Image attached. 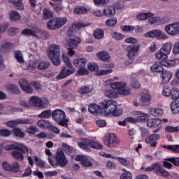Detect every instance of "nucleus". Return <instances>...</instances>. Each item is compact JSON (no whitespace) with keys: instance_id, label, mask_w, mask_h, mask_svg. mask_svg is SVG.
Returning <instances> with one entry per match:
<instances>
[{"instance_id":"1","label":"nucleus","mask_w":179,"mask_h":179,"mask_svg":"<svg viewBox=\"0 0 179 179\" xmlns=\"http://www.w3.org/2000/svg\"><path fill=\"white\" fill-rule=\"evenodd\" d=\"M117 107H118L117 101L106 99L99 103V105L96 103H90L88 107V111L90 114H92V115L103 114V111H104L106 117H108V115L120 117V115H122V110L117 108Z\"/></svg>"},{"instance_id":"2","label":"nucleus","mask_w":179,"mask_h":179,"mask_svg":"<svg viewBox=\"0 0 179 179\" xmlns=\"http://www.w3.org/2000/svg\"><path fill=\"white\" fill-rule=\"evenodd\" d=\"M111 90H106L105 91V96L109 99H115L119 94L122 96H128L131 94V90L127 88L125 83L116 82L111 84Z\"/></svg>"},{"instance_id":"3","label":"nucleus","mask_w":179,"mask_h":179,"mask_svg":"<svg viewBox=\"0 0 179 179\" xmlns=\"http://www.w3.org/2000/svg\"><path fill=\"white\" fill-rule=\"evenodd\" d=\"M53 159H55V161L52 159V157H49L48 162L55 169H57V167L64 169V167H66L68 165V159H66V155H65V152L62 149L57 150L53 156Z\"/></svg>"},{"instance_id":"4","label":"nucleus","mask_w":179,"mask_h":179,"mask_svg":"<svg viewBox=\"0 0 179 179\" xmlns=\"http://www.w3.org/2000/svg\"><path fill=\"white\" fill-rule=\"evenodd\" d=\"M62 58L64 64H66V66L69 67V69H68L66 66L62 67L60 71V73L56 78L57 80L65 79V78H68V76H71V75H73V73H75V71H76L75 69V67L72 66V63L69 60V57L66 56V53H64L62 55Z\"/></svg>"},{"instance_id":"5","label":"nucleus","mask_w":179,"mask_h":179,"mask_svg":"<svg viewBox=\"0 0 179 179\" xmlns=\"http://www.w3.org/2000/svg\"><path fill=\"white\" fill-rule=\"evenodd\" d=\"M52 119L56 124L64 127V128H68V124H69V118L66 117V113L65 111L61 109H56L52 111Z\"/></svg>"},{"instance_id":"6","label":"nucleus","mask_w":179,"mask_h":179,"mask_svg":"<svg viewBox=\"0 0 179 179\" xmlns=\"http://www.w3.org/2000/svg\"><path fill=\"white\" fill-rule=\"evenodd\" d=\"M48 57L52 61L53 65L58 66L61 65V59H59V45L57 44H52L50 45V49L48 52Z\"/></svg>"},{"instance_id":"7","label":"nucleus","mask_w":179,"mask_h":179,"mask_svg":"<svg viewBox=\"0 0 179 179\" xmlns=\"http://www.w3.org/2000/svg\"><path fill=\"white\" fill-rule=\"evenodd\" d=\"M173 48V43L171 42H166L162 48L155 53L157 59H167L169 55L171 52Z\"/></svg>"},{"instance_id":"8","label":"nucleus","mask_w":179,"mask_h":179,"mask_svg":"<svg viewBox=\"0 0 179 179\" xmlns=\"http://www.w3.org/2000/svg\"><path fill=\"white\" fill-rule=\"evenodd\" d=\"M5 150H13L11 155L16 160H23V147H18L13 144L6 145L4 147Z\"/></svg>"},{"instance_id":"9","label":"nucleus","mask_w":179,"mask_h":179,"mask_svg":"<svg viewBox=\"0 0 179 179\" xmlns=\"http://www.w3.org/2000/svg\"><path fill=\"white\" fill-rule=\"evenodd\" d=\"M81 41L82 40L79 37L69 39L66 46L68 50L67 54L69 57H73L75 55V50H73L78 47V44H80Z\"/></svg>"},{"instance_id":"10","label":"nucleus","mask_w":179,"mask_h":179,"mask_svg":"<svg viewBox=\"0 0 179 179\" xmlns=\"http://www.w3.org/2000/svg\"><path fill=\"white\" fill-rule=\"evenodd\" d=\"M162 95L165 97H170L173 100H178L179 99V90L178 88L173 87L171 89L165 86L163 88Z\"/></svg>"},{"instance_id":"11","label":"nucleus","mask_w":179,"mask_h":179,"mask_svg":"<svg viewBox=\"0 0 179 179\" xmlns=\"http://www.w3.org/2000/svg\"><path fill=\"white\" fill-rule=\"evenodd\" d=\"M103 143L107 148H115L118 145V140L113 133H110L104 136Z\"/></svg>"},{"instance_id":"12","label":"nucleus","mask_w":179,"mask_h":179,"mask_svg":"<svg viewBox=\"0 0 179 179\" xmlns=\"http://www.w3.org/2000/svg\"><path fill=\"white\" fill-rule=\"evenodd\" d=\"M145 37H148L150 38H157L158 40H167L169 36L164 33L162 32L160 29H154L146 32L144 34Z\"/></svg>"},{"instance_id":"13","label":"nucleus","mask_w":179,"mask_h":179,"mask_svg":"<svg viewBox=\"0 0 179 179\" xmlns=\"http://www.w3.org/2000/svg\"><path fill=\"white\" fill-rule=\"evenodd\" d=\"M44 31L38 27H33L31 29H25L23 30V34L25 36H31L32 37H35V38H40L38 34L41 35L43 34Z\"/></svg>"},{"instance_id":"14","label":"nucleus","mask_w":179,"mask_h":179,"mask_svg":"<svg viewBox=\"0 0 179 179\" xmlns=\"http://www.w3.org/2000/svg\"><path fill=\"white\" fill-rule=\"evenodd\" d=\"M2 169L5 171H9L10 173H19L20 171V165L17 162H14L10 165L7 162H3L2 163Z\"/></svg>"},{"instance_id":"15","label":"nucleus","mask_w":179,"mask_h":179,"mask_svg":"<svg viewBox=\"0 0 179 179\" xmlns=\"http://www.w3.org/2000/svg\"><path fill=\"white\" fill-rule=\"evenodd\" d=\"M164 30L169 36H177V34H179V22H174L166 25Z\"/></svg>"},{"instance_id":"16","label":"nucleus","mask_w":179,"mask_h":179,"mask_svg":"<svg viewBox=\"0 0 179 179\" xmlns=\"http://www.w3.org/2000/svg\"><path fill=\"white\" fill-rule=\"evenodd\" d=\"M160 139V135L153 134L147 136L145 139V143L150 145L151 148H156L157 146V141Z\"/></svg>"},{"instance_id":"17","label":"nucleus","mask_w":179,"mask_h":179,"mask_svg":"<svg viewBox=\"0 0 179 179\" xmlns=\"http://www.w3.org/2000/svg\"><path fill=\"white\" fill-rule=\"evenodd\" d=\"M75 160L76 162H80V164L83 167L87 168V167H92V166H93V163H92V162L89 160L87 157L85 155H78L76 157Z\"/></svg>"},{"instance_id":"18","label":"nucleus","mask_w":179,"mask_h":179,"mask_svg":"<svg viewBox=\"0 0 179 179\" xmlns=\"http://www.w3.org/2000/svg\"><path fill=\"white\" fill-rule=\"evenodd\" d=\"M127 57L130 61H132L134 59V57H135L136 52H138L139 51V45H129L127 48Z\"/></svg>"},{"instance_id":"19","label":"nucleus","mask_w":179,"mask_h":179,"mask_svg":"<svg viewBox=\"0 0 179 179\" xmlns=\"http://www.w3.org/2000/svg\"><path fill=\"white\" fill-rule=\"evenodd\" d=\"M94 90V88L90 85H83L78 88V93L81 96H85L86 94H90Z\"/></svg>"},{"instance_id":"20","label":"nucleus","mask_w":179,"mask_h":179,"mask_svg":"<svg viewBox=\"0 0 179 179\" xmlns=\"http://www.w3.org/2000/svg\"><path fill=\"white\" fill-rule=\"evenodd\" d=\"M29 104L34 107H43L44 102L38 96H34L29 99Z\"/></svg>"},{"instance_id":"21","label":"nucleus","mask_w":179,"mask_h":179,"mask_svg":"<svg viewBox=\"0 0 179 179\" xmlns=\"http://www.w3.org/2000/svg\"><path fill=\"white\" fill-rule=\"evenodd\" d=\"M154 173L160 177H170V173L162 168V164L160 162H158V167L157 168V170L154 171Z\"/></svg>"},{"instance_id":"22","label":"nucleus","mask_w":179,"mask_h":179,"mask_svg":"<svg viewBox=\"0 0 179 179\" xmlns=\"http://www.w3.org/2000/svg\"><path fill=\"white\" fill-rule=\"evenodd\" d=\"M152 101V96L149 93L143 94L140 98V101L142 106H149L150 104V101Z\"/></svg>"},{"instance_id":"23","label":"nucleus","mask_w":179,"mask_h":179,"mask_svg":"<svg viewBox=\"0 0 179 179\" xmlns=\"http://www.w3.org/2000/svg\"><path fill=\"white\" fill-rule=\"evenodd\" d=\"M161 74V77L162 79V83H169L171 78H173V73L169 71L163 70Z\"/></svg>"},{"instance_id":"24","label":"nucleus","mask_w":179,"mask_h":179,"mask_svg":"<svg viewBox=\"0 0 179 179\" xmlns=\"http://www.w3.org/2000/svg\"><path fill=\"white\" fill-rule=\"evenodd\" d=\"M162 124V120L159 119H148L147 120V127L148 128H156Z\"/></svg>"},{"instance_id":"25","label":"nucleus","mask_w":179,"mask_h":179,"mask_svg":"<svg viewBox=\"0 0 179 179\" xmlns=\"http://www.w3.org/2000/svg\"><path fill=\"white\" fill-rule=\"evenodd\" d=\"M150 69L152 72H155L157 73H160V72L164 70V69H163V65H162V62H155L154 64L150 66Z\"/></svg>"},{"instance_id":"26","label":"nucleus","mask_w":179,"mask_h":179,"mask_svg":"<svg viewBox=\"0 0 179 179\" xmlns=\"http://www.w3.org/2000/svg\"><path fill=\"white\" fill-rule=\"evenodd\" d=\"M103 15L108 16V17H111L115 15V8L113 6H106L103 9Z\"/></svg>"},{"instance_id":"27","label":"nucleus","mask_w":179,"mask_h":179,"mask_svg":"<svg viewBox=\"0 0 179 179\" xmlns=\"http://www.w3.org/2000/svg\"><path fill=\"white\" fill-rule=\"evenodd\" d=\"M97 58L103 62H107L110 59V55L106 51H101L96 54Z\"/></svg>"},{"instance_id":"28","label":"nucleus","mask_w":179,"mask_h":179,"mask_svg":"<svg viewBox=\"0 0 179 179\" xmlns=\"http://www.w3.org/2000/svg\"><path fill=\"white\" fill-rule=\"evenodd\" d=\"M37 125L42 129H48L50 125H51V122L50 120H41L37 122Z\"/></svg>"},{"instance_id":"29","label":"nucleus","mask_w":179,"mask_h":179,"mask_svg":"<svg viewBox=\"0 0 179 179\" xmlns=\"http://www.w3.org/2000/svg\"><path fill=\"white\" fill-rule=\"evenodd\" d=\"M150 114L154 117H162V115L164 114V111L162 108H152L150 109Z\"/></svg>"},{"instance_id":"30","label":"nucleus","mask_w":179,"mask_h":179,"mask_svg":"<svg viewBox=\"0 0 179 179\" xmlns=\"http://www.w3.org/2000/svg\"><path fill=\"white\" fill-rule=\"evenodd\" d=\"M9 19L10 22H17L20 20V14H19L17 11L11 10L8 13Z\"/></svg>"},{"instance_id":"31","label":"nucleus","mask_w":179,"mask_h":179,"mask_svg":"<svg viewBox=\"0 0 179 179\" xmlns=\"http://www.w3.org/2000/svg\"><path fill=\"white\" fill-rule=\"evenodd\" d=\"M86 59L80 58L73 60V64L76 68H82V66H86Z\"/></svg>"},{"instance_id":"32","label":"nucleus","mask_w":179,"mask_h":179,"mask_svg":"<svg viewBox=\"0 0 179 179\" xmlns=\"http://www.w3.org/2000/svg\"><path fill=\"white\" fill-rule=\"evenodd\" d=\"M15 47L12 43L6 42L1 46V51L3 52H9Z\"/></svg>"},{"instance_id":"33","label":"nucleus","mask_w":179,"mask_h":179,"mask_svg":"<svg viewBox=\"0 0 179 179\" xmlns=\"http://www.w3.org/2000/svg\"><path fill=\"white\" fill-rule=\"evenodd\" d=\"M136 115H138L136 117L137 122H146L148 121V114L141 113V111H137Z\"/></svg>"},{"instance_id":"34","label":"nucleus","mask_w":179,"mask_h":179,"mask_svg":"<svg viewBox=\"0 0 179 179\" xmlns=\"http://www.w3.org/2000/svg\"><path fill=\"white\" fill-rule=\"evenodd\" d=\"M54 14L51 10L48 8H44L43 10V20H48V19H52Z\"/></svg>"},{"instance_id":"35","label":"nucleus","mask_w":179,"mask_h":179,"mask_svg":"<svg viewBox=\"0 0 179 179\" xmlns=\"http://www.w3.org/2000/svg\"><path fill=\"white\" fill-rule=\"evenodd\" d=\"M38 117L39 118H45L46 120L50 119L51 117H52V112L51 111V110L48 109V110H45L43 111H42L38 115Z\"/></svg>"},{"instance_id":"36","label":"nucleus","mask_w":179,"mask_h":179,"mask_svg":"<svg viewBox=\"0 0 179 179\" xmlns=\"http://www.w3.org/2000/svg\"><path fill=\"white\" fill-rule=\"evenodd\" d=\"M34 158L35 159L36 164L39 169H48L46 167L47 163L43 161V159L38 158L37 156H34Z\"/></svg>"},{"instance_id":"37","label":"nucleus","mask_w":179,"mask_h":179,"mask_svg":"<svg viewBox=\"0 0 179 179\" xmlns=\"http://www.w3.org/2000/svg\"><path fill=\"white\" fill-rule=\"evenodd\" d=\"M62 148L64 149L65 153H66V155H69V156H71V155L75 153V148H73V147H71L66 143L62 144Z\"/></svg>"},{"instance_id":"38","label":"nucleus","mask_w":179,"mask_h":179,"mask_svg":"<svg viewBox=\"0 0 179 179\" xmlns=\"http://www.w3.org/2000/svg\"><path fill=\"white\" fill-rule=\"evenodd\" d=\"M159 61H162V66H166V68H173L176 65V61L174 60H167V59H159Z\"/></svg>"},{"instance_id":"39","label":"nucleus","mask_w":179,"mask_h":179,"mask_svg":"<svg viewBox=\"0 0 179 179\" xmlns=\"http://www.w3.org/2000/svg\"><path fill=\"white\" fill-rule=\"evenodd\" d=\"M153 14L152 13H141L137 15L136 17L139 20H148L149 17H152Z\"/></svg>"},{"instance_id":"40","label":"nucleus","mask_w":179,"mask_h":179,"mask_svg":"<svg viewBox=\"0 0 179 179\" xmlns=\"http://www.w3.org/2000/svg\"><path fill=\"white\" fill-rule=\"evenodd\" d=\"M56 20V26L57 27V29H60V27H62V26H65V24L66 23V17H55Z\"/></svg>"},{"instance_id":"41","label":"nucleus","mask_w":179,"mask_h":179,"mask_svg":"<svg viewBox=\"0 0 179 179\" xmlns=\"http://www.w3.org/2000/svg\"><path fill=\"white\" fill-rule=\"evenodd\" d=\"M162 148L164 149H167L168 150H171V152H174L175 153H179V145H163Z\"/></svg>"},{"instance_id":"42","label":"nucleus","mask_w":179,"mask_h":179,"mask_svg":"<svg viewBox=\"0 0 179 179\" xmlns=\"http://www.w3.org/2000/svg\"><path fill=\"white\" fill-rule=\"evenodd\" d=\"M166 132L169 134H178L179 132V126L173 127V126H166L165 127Z\"/></svg>"},{"instance_id":"43","label":"nucleus","mask_w":179,"mask_h":179,"mask_svg":"<svg viewBox=\"0 0 179 179\" xmlns=\"http://www.w3.org/2000/svg\"><path fill=\"white\" fill-rule=\"evenodd\" d=\"M171 111L173 114H178V113H179V103L176 101H173L171 103Z\"/></svg>"},{"instance_id":"44","label":"nucleus","mask_w":179,"mask_h":179,"mask_svg":"<svg viewBox=\"0 0 179 179\" xmlns=\"http://www.w3.org/2000/svg\"><path fill=\"white\" fill-rule=\"evenodd\" d=\"M94 37L97 40H101L104 37V31L101 29H97L94 31Z\"/></svg>"},{"instance_id":"45","label":"nucleus","mask_w":179,"mask_h":179,"mask_svg":"<svg viewBox=\"0 0 179 179\" xmlns=\"http://www.w3.org/2000/svg\"><path fill=\"white\" fill-rule=\"evenodd\" d=\"M116 160L120 162L122 166L124 167H129L131 166V162L128 161L127 159L122 157H116Z\"/></svg>"},{"instance_id":"46","label":"nucleus","mask_w":179,"mask_h":179,"mask_svg":"<svg viewBox=\"0 0 179 179\" xmlns=\"http://www.w3.org/2000/svg\"><path fill=\"white\" fill-rule=\"evenodd\" d=\"M57 22L55 17L50 20L48 23H47V27L49 30H56V29H58L57 27L56 26Z\"/></svg>"},{"instance_id":"47","label":"nucleus","mask_w":179,"mask_h":179,"mask_svg":"<svg viewBox=\"0 0 179 179\" xmlns=\"http://www.w3.org/2000/svg\"><path fill=\"white\" fill-rule=\"evenodd\" d=\"M9 2L16 6L17 9L23 10V6H22L23 4L22 0H9Z\"/></svg>"},{"instance_id":"48","label":"nucleus","mask_w":179,"mask_h":179,"mask_svg":"<svg viewBox=\"0 0 179 179\" xmlns=\"http://www.w3.org/2000/svg\"><path fill=\"white\" fill-rule=\"evenodd\" d=\"M39 71H45V69H48L50 68V62H40L37 66Z\"/></svg>"},{"instance_id":"49","label":"nucleus","mask_w":179,"mask_h":179,"mask_svg":"<svg viewBox=\"0 0 179 179\" xmlns=\"http://www.w3.org/2000/svg\"><path fill=\"white\" fill-rule=\"evenodd\" d=\"M21 124L19 120H10L6 122V125L7 127H9V128H16L17 127V124Z\"/></svg>"},{"instance_id":"50","label":"nucleus","mask_w":179,"mask_h":179,"mask_svg":"<svg viewBox=\"0 0 179 179\" xmlns=\"http://www.w3.org/2000/svg\"><path fill=\"white\" fill-rule=\"evenodd\" d=\"M117 20L115 17L109 18L106 21V26L109 27H113L117 24Z\"/></svg>"},{"instance_id":"51","label":"nucleus","mask_w":179,"mask_h":179,"mask_svg":"<svg viewBox=\"0 0 179 179\" xmlns=\"http://www.w3.org/2000/svg\"><path fill=\"white\" fill-rule=\"evenodd\" d=\"M110 34L113 38H115V40H118V41L122 40L124 37H125L124 34L121 33H118L117 31L112 32Z\"/></svg>"},{"instance_id":"52","label":"nucleus","mask_w":179,"mask_h":179,"mask_svg":"<svg viewBox=\"0 0 179 179\" xmlns=\"http://www.w3.org/2000/svg\"><path fill=\"white\" fill-rule=\"evenodd\" d=\"M89 71L91 72H98L99 71V65L96 63H90L87 64Z\"/></svg>"},{"instance_id":"53","label":"nucleus","mask_w":179,"mask_h":179,"mask_svg":"<svg viewBox=\"0 0 179 179\" xmlns=\"http://www.w3.org/2000/svg\"><path fill=\"white\" fill-rule=\"evenodd\" d=\"M159 166V162L153 163L151 166H148L145 168L144 170L145 173H149L150 171H155V170H157V167Z\"/></svg>"},{"instance_id":"54","label":"nucleus","mask_w":179,"mask_h":179,"mask_svg":"<svg viewBox=\"0 0 179 179\" xmlns=\"http://www.w3.org/2000/svg\"><path fill=\"white\" fill-rule=\"evenodd\" d=\"M120 30L126 31L127 33H130V31H134L135 30V27L131 25H122L120 27Z\"/></svg>"},{"instance_id":"55","label":"nucleus","mask_w":179,"mask_h":179,"mask_svg":"<svg viewBox=\"0 0 179 179\" xmlns=\"http://www.w3.org/2000/svg\"><path fill=\"white\" fill-rule=\"evenodd\" d=\"M14 57L15 59L20 64H23V57L22 56V52L20 51H15L14 52Z\"/></svg>"},{"instance_id":"56","label":"nucleus","mask_w":179,"mask_h":179,"mask_svg":"<svg viewBox=\"0 0 179 179\" xmlns=\"http://www.w3.org/2000/svg\"><path fill=\"white\" fill-rule=\"evenodd\" d=\"M166 160L168 162H170V163H172L174 166L176 167H179V157H171V158H167Z\"/></svg>"},{"instance_id":"57","label":"nucleus","mask_w":179,"mask_h":179,"mask_svg":"<svg viewBox=\"0 0 179 179\" xmlns=\"http://www.w3.org/2000/svg\"><path fill=\"white\" fill-rule=\"evenodd\" d=\"M77 72L80 76H83V75H89V71L87 70L86 66L80 67Z\"/></svg>"},{"instance_id":"58","label":"nucleus","mask_w":179,"mask_h":179,"mask_svg":"<svg viewBox=\"0 0 179 179\" xmlns=\"http://www.w3.org/2000/svg\"><path fill=\"white\" fill-rule=\"evenodd\" d=\"M26 132H27L28 134H31V135H34L36 132H38V128L31 126L27 128Z\"/></svg>"},{"instance_id":"59","label":"nucleus","mask_w":179,"mask_h":179,"mask_svg":"<svg viewBox=\"0 0 179 179\" xmlns=\"http://www.w3.org/2000/svg\"><path fill=\"white\" fill-rule=\"evenodd\" d=\"M113 73V69H109L107 70H100L97 71L98 76H103V75H110V73Z\"/></svg>"},{"instance_id":"60","label":"nucleus","mask_w":179,"mask_h":179,"mask_svg":"<svg viewBox=\"0 0 179 179\" xmlns=\"http://www.w3.org/2000/svg\"><path fill=\"white\" fill-rule=\"evenodd\" d=\"M10 136V131L6 129H0V136L3 138H8V136Z\"/></svg>"},{"instance_id":"61","label":"nucleus","mask_w":179,"mask_h":179,"mask_svg":"<svg viewBox=\"0 0 179 179\" xmlns=\"http://www.w3.org/2000/svg\"><path fill=\"white\" fill-rule=\"evenodd\" d=\"M90 148L92 149H98L99 150H101L103 149V145L100 144V143L93 142L90 143Z\"/></svg>"},{"instance_id":"62","label":"nucleus","mask_w":179,"mask_h":179,"mask_svg":"<svg viewBox=\"0 0 179 179\" xmlns=\"http://www.w3.org/2000/svg\"><path fill=\"white\" fill-rule=\"evenodd\" d=\"M86 12H87V9L85 7H79L74 9V13L78 15H82L83 13H86Z\"/></svg>"},{"instance_id":"63","label":"nucleus","mask_w":179,"mask_h":179,"mask_svg":"<svg viewBox=\"0 0 179 179\" xmlns=\"http://www.w3.org/2000/svg\"><path fill=\"white\" fill-rule=\"evenodd\" d=\"M120 179H132V173L129 171H125L121 174Z\"/></svg>"},{"instance_id":"64","label":"nucleus","mask_w":179,"mask_h":179,"mask_svg":"<svg viewBox=\"0 0 179 179\" xmlns=\"http://www.w3.org/2000/svg\"><path fill=\"white\" fill-rule=\"evenodd\" d=\"M8 89L11 91V93H13V94H19L20 93L19 88L13 85H9Z\"/></svg>"}]
</instances>
